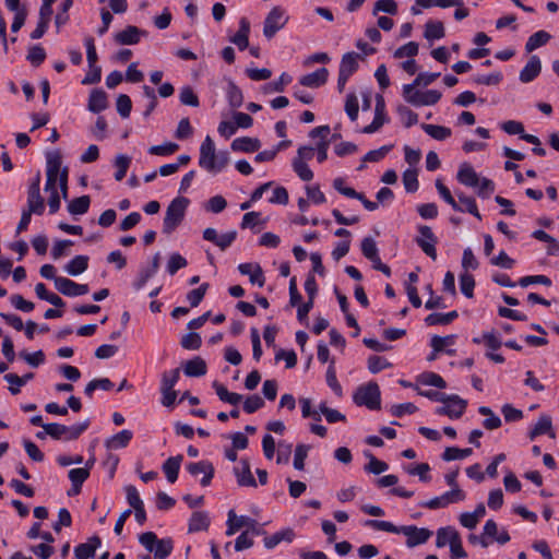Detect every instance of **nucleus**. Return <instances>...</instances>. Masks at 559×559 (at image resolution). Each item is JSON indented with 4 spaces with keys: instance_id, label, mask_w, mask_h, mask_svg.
Masks as SVG:
<instances>
[{
    "instance_id": "nucleus-1",
    "label": "nucleus",
    "mask_w": 559,
    "mask_h": 559,
    "mask_svg": "<svg viewBox=\"0 0 559 559\" xmlns=\"http://www.w3.org/2000/svg\"><path fill=\"white\" fill-rule=\"evenodd\" d=\"M365 525L372 527L377 531L394 534H404L405 536H407L406 545L409 548H413L420 544H425L432 535V532L429 531L428 528H419L415 525L395 526L393 523L388 521L367 520L365 521Z\"/></svg>"
},
{
    "instance_id": "nucleus-2",
    "label": "nucleus",
    "mask_w": 559,
    "mask_h": 559,
    "mask_svg": "<svg viewBox=\"0 0 559 559\" xmlns=\"http://www.w3.org/2000/svg\"><path fill=\"white\" fill-rule=\"evenodd\" d=\"M229 163L228 153H216L215 144L210 135H206L200 146L199 165L210 173L222 171Z\"/></svg>"
},
{
    "instance_id": "nucleus-3",
    "label": "nucleus",
    "mask_w": 559,
    "mask_h": 559,
    "mask_svg": "<svg viewBox=\"0 0 559 559\" xmlns=\"http://www.w3.org/2000/svg\"><path fill=\"white\" fill-rule=\"evenodd\" d=\"M188 204L189 200L185 197H178L170 202L165 213L163 233L170 234L180 225Z\"/></svg>"
},
{
    "instance_id": "nucleus-4",
    "label": "nucleus",
    "mask_w": 559,
    "mask_h": 559,
    "mask_svg": "<svg viewBox=\"0 0 559 559\" xmlns=\"http://www.w3.org/2000/svg\"><path fill=\"white\" fill-rule=\"evenodd\" d=\"M354 402L358 406H366L369 409H380L381 392L377 382L370 381L365 385H360L354 396Z\"/></svg>"
},
{
    "instance_id": "nucleus-5",
    "label": "nucleus",
    "mask_w": 559,
    "mask_h": 559,
    "mask_svg": "<svg viewBox=\"0 0 559 559\" xmlns=\"http://www.w3.org/2000/svg\"><path fill=\"white\" fill-rule=\"evenodd\" d=\"M441 96V93L437 90H428L426 92H420L417 91L414 85L405 84L403 86L404 99L415 107L432 106L440 100Z\"/></svg>"
},
{
    "instance_id": "nucleus-6",
    "label": "nucleus",
    "mask_w": 559,
    "mask_h": 559,
    "mask_svg": "<svg viewBox=\"0 0 559 559\" xmlns=\"http://www.w3.org/2000/svg\"><path fill=\"white\" fill-rule=\"evenodd\" d=\"M246 526L247 531L254 535H264L265 531L258 527V522L249 516H237L234 510L228 511L226 535L231 536L236 534L241 527Z\"/></svg>"
},
{
    "instance_id": "nucleus-7",
    "label": "nucleus",
    "mask_w": 559,
    "mask_h": 559,
    "mask_svg": "<svg viewBox=\"0 0 559 559\" xmlns=\"http://www.w3.org/2000/svg\"><path fill=\"white\" fill-rule=\"evenodd\" d=\"M288 21V16L285 14V10L281 7H274L264 20L263 35L271 39L275 34L282 29Z\"/></svg>"
},
{
    "instance_id": "nucleus-8",
    "label": "nucleus",
    "mask_w": 559,
    "mask_h": 559,
    "mask_svg": "<svg viewBox=\"0 0 559 559\" xmlns=\"http://www.w3.org/2000/svg\"><path fill=\"white\" fill-rule=\"evenodd\" d=\"M62 157L59 152H52L47 155V169H46V185L45 191H55L57 190V181H59L60 174L63 168H61Z\"/></svg>"
},
{
    "instance_id": "nucleus-9",
    "label": "nucleus",
    "mask_w": 559,
    "mask_h": 559,
    "mask_svg": "<svg viewBox=\"0 0 559 559\" xmlns=\"http://www.w3.org/2000/svg\"><path fill=\"white\" fill-rule=\"evenodd\" d=\"M465 499V493L462 489H451L439 497H435L428 501L421 502L420 507L431 510L445 508L451 503H456Z\"/></svg>"
},
{
    "instance_id": "nucleus-10",
    "label": "nucleus",
    "mask_w": 559,
    "mask_h": 559,
    "mask_svg": "<svg viewBox=\"0 0 559 559\" xmlns=\"http://www.w3.org/2000/svg\"><path fill=\"white\" fill-rule=\"evenodd\" d=\"M40 174L38 173L34 181L29 185L27 191V209L26 211L41 215L45 210L44 199L40 195Z\"/></svg>"
},
{
    "instance_id": "nucleus-11",
    "label": "nucleus",
    "mask_w": 559,
    "mask_h": 559,
    "mask_svg": "<svg viewBox=\"0 0 559 559\" xmlns=\"http://www.w3.org/2000/svg\"><path fill=\"white\" fill-rule=\"evenodd\" d=\"M419 236L416 237L415 241L420 247V249L432 260L437 259V250L436 245L438 242L437 237L435 236L432 229L423 225L418 227Z\"/></svg>"
},
{
    "instance_id": "nucleus-12",
    "label": "nucleus",
    "mask_w": 559,
    "mask_h": 559,
    "mask_svg": "<svg viewBox=\"0 0 559 559\" xmlns=\"http://www.w3.org/2000/svg\"><path fill=\"white\" fill-rule=\"evenodd\" d=\"M467 401L453 394L448 396V400L443 402V406L436 409V414L457 419L465 413Z\"/></svg>"
},
{
    "instance_id": "nucleus-13",
    "label": "nucleus",
    "mask_w": 559,
    "mask_h": 559,
    "mask_svg": "<svg viewBox=\"0 0 559 559\" xmlns=\"http://www.w3.org/2000/svg\"><path fill=\"white\" fill-rule=\"evenodd\" d=\"M55 287L60 294L68 297L82 296L90 290L86 284H78L68 277L56 278Z\"/></svg>"
},
{
    "instance_id": "nucleus-14",
    "label": "nucleus",
    "mask_w": 559,
    "mask_h": 559,
    "mask_svg": "<svg viewBox=\"0 0 559 559\" xmlns=\"http://www.w3.org/2000/svg\"><path fill=\"white\" fill-rule=\"evenodd\" d=\"M187 471L192 476H198V475L202 474L203 477L200 483L203 487H206L211 484V481L214 477V473H215L213 464L209 461H199V462H194V463H189L187 465Z\"/></svg>"
},
{
    "instance_id": "nucleus-15",
    "label": "nucleus",
    "mask_w": 559,
    "mask_h": 559,
    "mask_svg": "<svg viewBox=\"0 0 559 559\" xmlns=\"http://www.w3.org/2000/svg\"><path fill=\"white\" fill-rule=\"evenodd\" d=\"M240 465H241V467L234 468V474L236 476L237 484L240 487H257V480L254 479V477L251 473L249 460L241 459Z\"/></svg>"
},
{
    "instance_id": "nucleus-16",
    "label": "nucleus",
    "mask_w": 559,
    "mask_h": 559,
    "mask_svg": "<svg viewBox=\"0 0 559 559\" xmlns=\"http://www.w3.org/2000/svg\"><path fill=\"white\" fill-rule=\"evenodd\" d=\"M329 71L326 68H320L312 73L302 75L299 80V83L302 86L317 88L325 84L328 81Z\"/></svg>"
},
{
    "instance_id": "nucleus-17",
    "label": "nucleus",
    "mask_w": 559,
    "mask_h": 559,
    "mask_svg": "<svg viewBox=\"0 0 559 559\" xmlns=\"http://www.w3.org/2000/svg\"><path fill=\"white\" fill-rule=\"evenodd\" d=\"M542 71V63L537 56H532L528 62L520 72V81L522 83H530L535 80Z\"/></svg>"
},
{
    "instance_id": "nucleus-18",
    "label": "nucleus",
    "mask_w": 559,
    "mask_h": 559,
    "mask_svg": "<svg viewBox=\"0 0 559 559\" xmlns=\"http://www.w3.org/2000/svg\"><path fill=\"white\" fill-rule=\"evenodd\" d=\"M145 34L139 27L129 25L123 31L115 35V40L119 45H135L140 41V36Z\"/></svg>"
},
{
    "instance_id": "nucleus-19",
    "label": "nucleus",
    "mask_w": 559,
    "mask_h": 559,
    "mask_svg": "<svg viewBox=\"0 0 559 559\" xmlns=\"http://www.w3.org/2000/svg\"><path fill=\"white\" fill-rule=\"evenodd\" d=\"M102 540L94 535L86 543L80 544L74 549L76 559H90L95 556L96 549L100 546Z\"/></svg>"
},
{
    "instance_id": "nucleus-20",
    "label": "nucleus",
    "mask_w": 559,
    "mask_h": 559,
    "mask_svg": "<svg viewBox=\"0 0 559 559\" xmlns=\"http://www.w3.org/2000/svg\"><path fill=\"white\" fill-rule=\"evenodd\" d=\"M108 107L107 94L103 90L95 88L91 92L87 108L94 114H99Z\"/></svg>"
},
{
    "instance_id": "nucleus-21",
    "label": "nucleus",
    "mask_w": 559,
    "mask_h": 559,
    "mask_svg": "<svg viewBox=\"0 0 559 559\" xmlns=\"http://www.w3.org/2000/svg\"><path fill=\"white\" fill-rule=\"evenodd\" d=\"M548 435L550 438H555V431L552 430V421L551 417L548 415H542L538 418V421L530 431L528 437L531 440H534L536 437L540 435Z\"/></svg>"
},
{
    "instance_id": "nucleus-22",
    "label": "nucleus",
    "mask_w": 559,
    "mask_h": 559,
    "mask_svg": "<svg viewBox=\"0 0 559 559\" xmlns=\"http://www.w3.org/2000/svg\"><path fill=\"white\" fill-rule=\"evenodd\" d=\"M457 180L471 188H475L479 183V177L474 168L468 163H463L457 171Z\"/></svg>"
},
{
    "instance_id": "nucleus-23",
    "label": "nucleus",
    "mask_w": 559,
    "mask_h": 559,
    "mask_svg": "<svg viewBox=\"0 0 559 559\" xmlns=\"http://www.w3.org/2000/svg\"><path fill=\"white\" fill-rule=\"evenodd\" d=\"M249 33H250V23L246 17H241L239 22L238 32L231 37V43H234L240 50H245L249 46Z\"/></svg>"
},
{
    "instance_id": "nucleus-24",
    "label": "nucleus",
    "mask_w": 559,
    "mask_h": 559,
    "mask_svg": "<svg viewBox=\"0 0 559 559\" xmlns=\"http://www.w3.org/2000/svg\"><path fill=\"white\" fill-rule=\"evenodd\" d=\"M183 456L181 454H178L176 456L168 457L163 463L162 468L169 483L174 484L177 480Z\"/></svg>"
},
{
    "instance_id": "nucleus-25",
    "label": "nucleus",
    "mask_w": 559,
    "mask_h": 559,
    "mask_svg": "<svg viewBox=\"0 0 559 559\" xmlns=\"http://www.w3.org/2000/svg\"><path fill=\"white\" fill-rule=\"evenodd\" d=\"M230 146L235 152L253 153L260 148L261 143L258 139L242 136L235 139Z\"/></svg>"
},
{
    "instance_id": "nucleus-26",
    "label": "nucleus",
    "mask_w": 559,
    "mask_h": 559,
    "mask_svg": "<svg viewBox=\"0 0 559 559\" xmlns=\"http://www.w3.org/2000/svg\"><path fill=\"white\" fill-rule=\"evenodd\" d=\"M206 362L199 356L188 360L183 366V372L187 377H202L206 374Z\"/></svg>"
},
{
    "instance_id": "nucleus-27",
    "label": "nucleus",
    "mask_w": 559,
    "mask_h": 559,
    "mask_svg": "<svg viewBox=\"0 0 559 559\" xmlns=\"http://www.w3.org/2000/svg\"><path fill=\"white\" fill-rule=\"evenodd\" d=\"M210 526V519L206 512L203 511H195L192 513L189 525H188V532L194 533L200 531H206Z\"/></svg>"
},
{
    "instance_id": "nucleus-28",
    "label": "nucleus",
    "mask_w": 559,
    "mask_h": 559,
    "mask_svg": "<svg viewBox=\"0 0 559 559\" xmlns=\"http://www.w3.org/2000/svg\"><path fill=\"white\" fill-rule=\"evenodd\" d=\"M88 267V257L87 255H76L74 257L66 266V272L71 276H78L85 272Z\"/></svg>"
},
{
    "instance_id": "nucleus-29",
    "label": "nucleus",
    "mask_w": 559,
    "mask_h": 559,
    "mask_svg": "<svg viewBox=\"0 0 559 559\" xmlns=\"http://www.w3.org/2000/svg\"><path fill=\"white\" fill-rule=\"evenodd\" d=\"M133 433L131 430L123 429L112 436L111 438L107 439L105 442V445L108 449H119V448H126L130 440L132 439Z\"/></svg>"
},
{
    "instance_id": "nucleus-30",
    "label": "nucleus",
    "mask_w": 559,
    "mask_h": 559,
    "mask_svg": "<svg viewBox=\"0 0 559 559\" xmlns=\"http://www.w3.org/2000/svg\"><path fill=\"white\" fill-rule=\"evenodd\" d=\"M358 58L359 55L354 51L343 55L340 64V72L350 76L358 69Z\"/></svg>"
},
{
    "instance_id": "nucleus-31",
    "label": "nucleus",
    "mask_w": 559,
    "mask_h": 559,
    "mask_svg": "<svg viewBox=\"0 0 559 559\" xmlns=\"http://www.w3.org/2000/svg\"><path fill=\"white\" fill-rule=\"evenodd\" d=\"M91 204V198L88 195H82L73 199L68 204V212L71 215H83L85 214Z\"/></svg>"
},
{
    "instance_id": "nucleus-32",
    "label": "nucleus",
    "mask_w": 559,
    "mask_h": 559,
    "mask_svg": "<svg viewBox=\"0 0 559 559\" xmlns=\"http://www.w3.org/2000/svg\"><path fill=\"white\" fill-rule=\"evenodd\" d=\"M445 35L443 23L440 21H428L425 25L424 36L428 40L441 39Z\"/></svg>"
},
{
    "instance_id": "nucleus-33",
    "label": "nucleus",
    "mask_w": 559,
    "mask_h": 559,
    "mask_svg": "<svg viewBox=\"0 0 559 559\" xmlns=\"http://www.w3.org/2000/svg\"><path fill=\"white\" fill-rule=\"evenodd\" d=\"M551 36L546 31H538L531 35L525 44V49L527 52H531L544 45H546L550 40Z\"/></svg>"
},
{
    "instance_id": "nucleus-34",
    "label": "nucleus",
    "mask_w": 559,
    "mask_h": 559,
    "mask_svg": "<svg viewBox=\"0 0 559 559\" xmlns=\"http://www.w3.org/2000/svg\"><path fill=\"white\" fill-rule=\"evenodd\" d=\"M459 316L457 311L453 310L448 313H430L426 317L425 322L427 325H447L451 323Z\"/></svg>"
},
{
    "instance_id": "nucleus-35",
    "label": "nucleus",
    "mask_w": 559,
    "mask_h": 559,
    "mask_svg": "<svg viewBox=\"0 0 559 559\" xmlns=\"http://www.w3.org/2000/svg\"><path fill=\"white\" fill-rule=\"evenodd\" d=\"M421 128L428 135L438 141H443L452 134L451 129L443 126L424 123Z\"/></svg>"
},
{
    "instance_id": "nucleus-36",
    "label": "nucleus",
    "mask_w": 559,
    "mask_h": 559,
    "mask_svg": "<svg viewBox=\"0 0 559 559\" xmlns=\"http://www.w3.org/2000/svg\"><path fill=\"white\" fill-rule=\"evenodd\" d=\"M478 412L480 415L485 416L486 419L483 421V426L487 430H495L498 429L501 426V419L499 416H497L491 408L487 406H480L478 408Z\"/></svg>"
},
{
    "instance_id": "nucleus-37",
    "label": "nucleus",
    "mask_w": 559,
    "mask_h": 559,
    "mask_svg": "<svg viewBox=\"0 0 559 559\" xmlns=\"http://www.w3.org/2000/svg\"><path fill=\"white\" fill-rule=\"evenodd\" d=\"M227 98L231 108H239L243 103L242 92L233 80H228Z\"/></svg>"
},
{
    "instance_id": "nucleus-38",
    "label": "nucleus",
    "mask_w": 559,
    "mask_h": 559,
    "mask_svg": "<svg viewBox=\"0 0 559 559\" xmlns=\"http://www.w3.org/2000/svg\"><path fill=\"white\" fill-rule=\"evenodd\" d=\"M456 197L459 199V204L463 209V212L466 211L469 214L474 215L476 218L481 219V215L478 211L476 201L472 197L465 195L463 192H456Z\"/></svg>"
},
{
    "instance_id": "nucleus-39",
    "label": "nucleus",
    "mask_w": 559,
    "mask_h": 559,
    "mask_svg": "<svg viewBox=\"0 0 559 559\" xmlns=\"http://www.w3.org/2000/svg\"><path fill=\"white\" fill-rule=\"evenodd\" d=\"M180 378V369L176 368L162 374L160 391H171Z\"/></svg>"
},
{
    "instance_id": "nucleus-40",
    "label": "nucleus",
    "mask_w": 559,
    "mask_h": 559,
    "mask_svg": "<svg viewBox=\"0 0 559 559\" xmlns=\"http://www.w3.org/2000/svg\"><path fill=\"white\" fill-rule=\"evenodd\" d=\"M174 543L171 538L157 539L154 548L155 559H166L173 551Z\"/></svg>"
},
{
    "instance_id": "nucleus-41",
    "label": "nucleus",
    "mask_w": 559,
    "mask_h": 559,
    "mask_svg": "<svg viewBox=\"0 0 559 559\" xmlns=\"http://www.w3.org/2000/svg\"><path fill=\"white\" fill-rule=\"evenodd\" d=\"M396 112L405 128H411L418 122V115L405 105H399Z\"/></svg>"
},
{
    "instance_id": "nucleus-42",
    "label": "nucleus",
    "mask_w": 559,
    "mask_h": 559,
    "mask_svg": "<svg viewBox=\"0 0 559 559\" xmlns=\"http://www.w3.org/2000/svg\"><path fill=\"white\" fill-rule=\"evenodd\" d=\"M88 468L78 467L69 472V478L73 487H76V492H80L83 483L88 478Z\"/></svg>"
},
{
    "instance_id": "nucleus-43",
    "label": "nucleus",
    "mask_w": 559,
    "mask_h": 559,
    "mask_svg": "<svg viewBox=\"0 0 559 559\" xmlns=\"http://www.w3.org/2000/svg\"><path fill=\"white\" fill-rule=\"evenodd\" d=\"M473 453L471 448L460 449L455 447H448L443 454L442 459L447 462L454 460H463L469 456Z\"/></svg>"
},
{
    "instance_id": "nucleus-44",
    "label": "nucleus",
    "mask_w": 559,
    "mask_h": 559,
    "mask_svg": "<svg viewBox=\"0 0 559 559\" xmlns=\"http://www.w3.org/2000/svg\"><path fill=\"white\" fill-rule=\"evenodd\" d=\"M436 188L440 194V197L454 210L459 212H463V209L460 206V204L454 200L453 195L451 194L450 190L447 186L443 185V182L440 179L436 180Z\"/></svg>"
},
{
    "instance_id": "nucleus-45",
    "label": "nucleus",
    "mask_w": 559,
    "mask_h": 559,
    "mask_svg": "<svg viewBox=\"0 0 559 559\" xmlns=\"http://www.w3.org/2000/svg\"><path fill=\"white\" fill-rule=\"evenodd\" d=\"M180 103L185 106L199 107L200 100L193 88L189 85L183 86L179 93Z\"/></svg>"
},
{
    "instance_id": "nucleus-46",
    "label": "nucleus",
    "mask_w": 559,
    "mask_h": 559,
    "mask_svg": "<svg viewBox=\"0 0 559 559\" xmlns=\"http://www.w3.org/2000/svg\"><path fill=\"white\" fill-rule=\"evenodd\" d=\"M418 381L424 385H431L438 389H444L447 386L445 381L441 376L435 372H424L419 376Z\"/></svg>"
},
{
    "instance_id": "nucleus-47",
    "label": "nucleus",
    "mask_w": 559,
    "mask_h": 559,
    "mask_svg": "<svg viewBox=\"0 0 559 559\" xmlns=\"http://www.w3.org/2000/svg\"><path fill=\"white\" fill-rule=\"evenodd\" d=\"M453 535H460L457 531L451 526L448 527H441L437 532V540L436 545L437 547H444L447 544L451 545V543L454 540Z\"/></svg>"
},
{
    "instance_id": "nucleus-48",
    "label": "nucleus",
    "mask_w": 559,
    "mask_h": 559,
    "mask_svg": "<svg viewBox=\"0 0 559 559\" xmlns=\"http://www.w3.org/2000/svg\"><path fill=\"white\" fill-rule=\"evenodd\" d=\"M130 163L131 158L127 155L120 154L116 157L115 166L117 170L115 173V179L117 181H121L126 177Z\"/></svg>"
},
{
    "instance_id": "nucleus-49",
    "label": "nucleus",
    "mask_w": 559,
    "mask_h": 559,
    "mask_svg": "<svg viewBox=\"0 0 559 559\" xmlns=\"http://www.w3.org/2000/svg\"><path fill=\"white\" fill-rule=\"evenodd\" d=\"M475 280L467 272L460 275V288L464 296L472 298L474 296Z\"/></svg>"
},
{
    "instance_id": "nucleus-50",
    "label": "nucleus",
    "mask_w": 559,
    "mask_h": 559,
    "mask_svg": "<svg viewBox=\"0 0 559 559\" xmlns=\"http://www.w3.org/2000/svg\"><path fill=\"white\" fill-rule=\"evenodd\" d=\"M46 56L45 49L39 45H35L29 47L26 59L32 63V66L39 67L45 61Z\"/></svg>"
},
{
    "instance_id": "nucleus-51",
    "label": "nucleus",
    "mask_w": 559,
    "mask_h": 559,
    "mask_svg": "<svg viewBox=\"0 0 559 559\" xmlns=\"http://www.w3.org/2000/svg\"><path fill=\"white\" fill-rule=\"evenodd\" d=\"M293 168L298 177L304 181H310L313 178L312 170L308 167L306 162L301 160L300 158H294Z\"/></svg>"
},
{
    "instance_id": "nucleus-52",
    "label": "nucleus",
    "mask_w": 559,
    "mask_h": 559,
    "mask_svg": "<svg viewBox=\"0 0 559 559\" xmlns=\"http://www.w3.org/2000/svg\"><path fill=\"white\" fill-rule=\"evenodd\" d=\"M319 412L325 417V419L330 424H334L336 421H344L346 419L345 415H343L337 409L328 407L326 403L324 402L319 405Z\"/></svg>"
},
{
    "instance_id": "nucleus-53",
    "label": "nucleus",
    "mask_w": 559,
    "mask_h": 559,
    "mask_svg": "<svg viewBox=\"0 0 559 559\" xmlns=\"http://www.w3.org/2000/svg\"><path fill=\"white\" fill-rule=\"evenodd\" d=\"M188 264L185 257H182L180 253H173L169 257L168 263H167V272L170 275H175L180 269L186 267Z\"/></svg>"
},
{
    "instance_id": "nucleus-54",
    "label": "nucleus",
    "mask_w": 559,
    "mask_h": 559,
    "mask_svg": "<svg viewBox=\"0 0 559 559\" xmlns=\"http://www.w3.org/2000/svg\"><path fill=\"white\" fill-rule=\"evenodd\" d=\"M207 289H209V284L203 283L200 287L194 288L187 294V300L189 301L191 307H198L200 305V302L203 300Z\"/></svg>"
},
{
    "instance_id": "nucleus-55",
    "label": "nucleus",
    "mask_w": 559,
    "mask_h": 559,
    "mask_svg": "<svg viewBox=\"0 0 559 559\" xmlns=\"http://www.w3.org/2000/svg\"><path fill=\"white\" fill-rule=\"evenodd\" d=\"M403 185L407 192H416L418 190L417 171L415 169H406L403 174Z\"/></svg>"
},
{
    "instance_id": "nucleus-56",
    "label": "nucleus",
    "mask_w": 559,
    "mask_h": 559,
    "mask_svg": "<svg viewBox=\"0 0 559 559\" xmlns=\"http://www.w3.org/2000/svg\"><path fill=\"white\" fill-rule=\"evenodd\" d=\"M391 366V362H389L384 357L373 355L368 358V369L371 373H378L383 369L390 368Z\"/></svg>"
},
{
    "instance_id": "nucleus-57",
    "label": "nucleus",
    "mask_w": 559,
    "mask_h": 559,
    "mask_svg": "<svg viewBox=\"0 0 559 559\" xmlns=\"http://www.w3.org/2000/svg\"><path fill=\"white\" fill-rule=\"evenodd\" d=\"M179 150V145L177 143L168 142L160 145H154L148 148V153L157 156H167L171 155Z\"/></svg>"
},
{
    "instance_id": "nucleus-58",
    "label": "nucleus",
    "mask_w": 559,
    "mask_h": 559,
    "mask_svg": "<svg viewBox=\"0 0 559 559\" xmlns=\"http://www.w3.org/2000/svg\"><path fill=\"white\" fill-rule=\"evenodd\" d=\"M116 107L118 114L122 118H129L132 110V102L131 98L126 94H120L116 102Z\"/></svg>"
},
{
    "instance_id": "nucleus-59",
    "label": "nucleus",
    "mask_w": 559,
    "mask_h": 559,
    "mask_svg": "<svg viewBox=\"0 0 559 559\" xmlns=\"http://www.w3.org/2000/svg\"><path fill=\"white\" fill-rule=\"evenodd\" d=\"M345 111L352 121L358 118L359 105L355 94H348L345 102Z\"/></svg>"
},
{
    "instance_id": "nucleus-60",
    "label": "nucleus",
    "mask_w": 559,
    "mask_h": 559,
    "mask_svg": "<svg viewBox=\"0 0 559 559\" xmlns=\"http://www.w3.org/2000/svg\"><path fill=\"white\" fill-rule=\"evenodd\" d=\"M455 342L454 335L439 336L435 335L431 337L430 345L435 353H440L445 346L453 345Z\"/></svg>"
},
{
    "instance_id": "nucleus-61",
    "label": "nucleus",
    "mask_w": 559,
    "mask_h": 559,
    "mask_svg": "<svg viewBox=\"0 0 559 559\" xmlns=\"http://www.w3.org/2000/svg\"><path fill=\"white\" fill-rule=\"evenodd\" d=\"M310 450L309 445L306 444H297L295 449V456H294V467L298 471H302L305 468V460L308 455V452Z\"/></svg>"
},
{
    "instance_id": "nucleus-62",
    "label": "nucleus",
    "mask_w": 559,
    "mask_h": 559,
    "mask_svg": "<svg viewBox=\"0 0 559 559\" xmlns=\"http://www.w3.org/2000/svg\"><path fill=\"white\" fill-rule=\"evenodd\" d=\"M180 344L185 349H199L201 347L202 340L199 333L190 332L182 336Z\"/></svg>"
},
{
    "instance_id": "nucleus-63",
    "label": "nucleus",
    "mask_w": 559,
    "mask_h": 559,
    "mask_svg": "<svg viewBox=\"0 0 559 559\" xmlns=\"http://www.w3.org/2000/svg\"><path fill=\"white\" fill-rule=\"evenodd\" d=\"M44 429L46 430L48 436H50L52 439H55V440H61V439L66 440L67 426L61 425V424H57V423H51V424H46L44 426Z\"/></svg>"
},
{
    "instance_id": "nucleus-64",
    "label": "nucleus",
    "mask_w": 559,
    "mask_h": 559,
    "mask_svg": "<svg viewBox=\"0 0 559 559\" xmlns=\"http://www.w3.org/2000/svg\"><path fill=\"white\" fill-rule=\"evenodd\" d=\"M264 406V401L258 394L250 395L243 403V411L247 414H252Z\"/></svg>"
}]
</instances>
